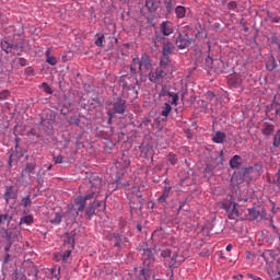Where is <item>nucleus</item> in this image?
I'll return each instance as SVG.
<instances>
[{
    "mask_svg": "<svg viewBox=\"0 0 280 280\" xmlns=\"http://www.w3.org/2000/svg\"><path fill=\"white\" fill-rule=\"evenodd\" d=\"M167 161L171 163V165H176L178 163V159L175 154H170Z\"/></svg>",
    "mask_w": 280,
    "mask_h": 280,
    "instance_id": "7c9ffc66",
    "label": "nucleus"
},
{
    "mask_svg": "<svg viewBox=\"0 0 280 280\" xmlns=\"http://www.w3.org/2000/svg\"><path fill=\"white\" fill-rule=\"evenodd\" d=\"M70 124H72L73 126H80V118L78 117H72L70 119Z\"/></svg>",
    "mask_w": 280,
    "mask_h": 280,
    "instance_id": "e433bc0d",
    "label": "nucleus"
},
{
    "mask_svg": "<svg viewBox=\"0 0 280 280\" xmlns=\"http://www.w3.org/2000/svg\"><path fill=\"white\" fill-rule=\"evenodd\" d=\"M32 205V199H30V196H26L22 199L21 206L22 207H30Z\"/></svg>",
    "mask_w": 280,
    "mask_h": 280,
    "instance_id": "c756f323",
    "label": "nucleus"
},
{
    "mask_svg": "<svg viewBox=\"0 0 280 280\" xmlns=\"http://www.w3.org/2000/svg\"><path fill=\"white\" fill-rule=\"evenodd\" d=\"M230 165L233 170H237V167L242 165V158L240 155H234L230 161Z\"/></svg>",
    "mask_w": 280,
    "mask_h": 280,
    "instance_id": "ddd939ff",
    "label": "nucleus"
},
{
    "mask_svg": "<svg viewBox=\"0 0 280 280\" xmlns=\"http://www.w3.org/2000/svg\"><path fill=\"white\" fill-rule=\"evenodd\" d=\"M160 67L164 69H170L172 71V61H170L168 56H164L160 62Z\"/></svg>",
    "mask_w": 280,
    "mask_h": 280,
    "instance_id": "4468645a",
    "label": "nucleus"
},
{
    "mask_svg": "<svg viewBox=\"0 0 280 280\" xmlns=\"http://www.w3.org/2000/svg\"><path fill=\"white\" fill-rule=\"evenodd\" d=\"M51 51L49 49L46 50V62H48V65H51V67H55V65H57L58 60H56V57L54 56H49Z\"/></svg>",
    "mask_w": 280,
    "mask_h": 280,
    "instance_id": "412c9836",
    "label": "nucleus"
},
{
    "mask_svg": "<svg viewBox=\"0 0 280 280\" xmlns=\"http://www.w3.org/2000/svg\"><path fill=\"white\" fill-rule=\"evenodd\" d=\"M280 145V129L276 132L273 137V147L279 148Z\"/></svg>",
    "mask_w": 280,
    "mask_h": 280,
    "instance_id": "bb28decb",
    "label": "nucleus"
},
{
    "mask_svg": "<svg viewBox=\"0 0 280 280\" xmlns=\"http://www.w3.org/2000/svg\"><path fill=\"white\" fill-rule=\"evenodd\" d=\"M7 237H8L9 242H12V241H13L12 233H8V234H7Z\"/></svg>",
    "mask_w": 280,
    "mask_h": 280,
    "instance_id": "09e8293b",
    "label": "nucleus"
},
{
    "mask_svg": "<svg viewBox=\"0 0 280 280\" xmlns=\"http://www.w3.org/2000/svg\"><path fill=\"white\" fill-rule=\"evenodd\" d=\"M242 174H234L231 179L232 185H240V183H243Z\"/></svg>",
    "mask_w": 280,
    "mask_h": 280,
    "instance_id": "5701e85b",
    "label": "nucleus"
},
{
    "mask_svg": "<svg viewBox=\"0 0 280 280\" xmlns=\"http://www.w3.org/2000/svg\"><path fill=\"white\" fill-rule=\"evenodd\" d=\"M221 209H224V211H237V206L233 201H224L221 203Z\"/></svg>",
    "mask_w": 280,
    "mask_h": 280,
    "instance_id": "9b49d317",
    "label": "nucleus"
},
{
    "mask_svg": "<svg viewBox=\"0 0 280 280\" xmlns=\"http://www.w3.org/2000/svg\"><path fill=\"white\" fill-rule=\"evenodd\" d=\"M51 224H60V222H62V214H60V212H57L55 214L54 219H50Z\"/></svg>",
    "mask_w": 280,
    "mask_h": 280,
    "instance_id": "393cba45",
    "label": "nucleus"
},
{
    "mask_svg": "<svg viewBox=\"0 0 280 280\" xmlns=\"http://www.w3.org/2000/svg\"><path fill=\"white\" fill-rule=\"evenodd\" d=\"M126 112V101L119 100L118 102L114 103V110H109V119H113L114 115L118 113L119 115H124Z\"/></svg>",
    "mask_w": 280,
    "mask_h": 280,
    "instance_id": "39448f33",
    "label": "nucleus"
},
{
    "mask_svg": "<svg viewBox=\"0 0 280 280\" xmlns=\"http://www.w3.org/2000/svg\"><path fill=\"white\" fill-rule=\"evenodd\" d=\"M241 213L240 211H230L228 218L229 220H244V218L240 217Z\"/></svg>",
    "mask_w": 280,
    "mask_h": 280,
    "instance_id": "4be33fe9",
    "label": "nucleus"
},
{
    "mask_svg": "<svg viewBox=\"0 0 280 280\" xmlns=\"http://www.w3.org/2000/svg\"><path fill=\"white\" fill-rule=\"evenodd\" d=\"M271 21H272L273 23H279V19H278V18H271Z\"/></svg>",
    "mask_w": 280,
    "mask_h": 280,
    "instance_id": "864d4df0",
    "label": "nucleus"
},
{
    "mask_svg": "<svg viewBox=\"0 0 280 280\" xmlns=\"http://www.w3.org/2000/svg\"><path fill=\"white\" fill-rule=\"evenodd\" d=\"M10 220H12V215L9 212L0 214V224L8 226L10 224Z\"/></svg>",
    "mask_w": 280,
    "mask_h": 280,
    "instance_id": "2eb2a0df",
    "label": "nucleus"
},
{
    "mask_svg": "<svg viewBox=\"0 0 280 280\" xmlns=\"http://www.w3.org/2000/svg\"><path fill=\"white\" fill-rule=\"evenodd\" d=\"M174 51V45L172 43L165 44L162 50L163 56H170Z\"/></svg>",
    "mask_w": 280,
    "mask_h": 280,
    "instance_id": "aec40b11",
    "label": "nucleus"
},
{
    "mask_svg": "<svg viewBox=\"0 0 280 280\" xmlns=\"http://www.w3.org/2000/svg\"><path fill=\"white\" fill-rule=\"evenodd\" d=\"M162 196H163L164 198H167V196H170V188H167V187L164 188Z\"/></svg>",
    "mask_w": 280,
    "mask_h": 280,
    "instance_id": "ea45409f",
    "label": "nucleus"
},
{
    "mask_svg": "<svg viewBox=\"0 0 280 280\" xmlns=\"http://www.w3.org/2000/svg\"><path fill=\"white\" fill-rule=\"evenodd\" d=\"M224 139H226V135H224L222 131H217L212 137L214 143H224Z\"/></svg>",
    "mask_w": 280,
    "mask_h": 280,
    "instance_id": "f8f14e48",
    "label": "nucleus"
},
{
    "mask_svg": "<svg viewBox=\"0 0 280 280\" xmlns=\"http://www.w3.org/2000/svg\"><path fill=\"white\" fill-rule=\"evenodd\" d=\"M130 165V160L126 158L124 167H128Z\"/></svg>",
    "mask_w": 280,
    "mask_h": 280,
    "instance_id": "49530a36",
    "label": "nucleus"
},
{
    "mask_svg": "<svg viewBox=\"0 0 280 280\" xmlns=\"http://www.w3.org/2000/svg\"><path fill=\"white\" fill-rule=\"evenodd\" d=\"M228 8H229L230 10H237V2H235V1L229 2V3H228Z\"/></svg>",
    "mask_w": 280,
    "mask_h": 280,
    "instance_id": "c9c22d12",
    "label": "nucleus"
},
{
    "mask_svg": "<svg viewBox=\"0 0 280 280\" xmlns=\"http://www.w3.org/2000/svg\"><path fill=\"white\" fill-rule=\"evenodd\" d=\"M161 255H162V257H164V258L172 257V250H170V249H164V250H162Z\"/></svg>",
    "mask_w": 280,
    "mask_h": 280,
    "instance_id": "f704fd0d",
    "label": "nucleus"
},
{
    "mask_svg": "<svg viewBox=\"0 0 280 280\" xmlns=\"http://www.w3.org/2000/svg\"><path fill=\"white\" fill-rule=\"evenodd\" d=\"M5 250H7V252L10 250V247H5Z\"/></svg>",
    "mask_w": 280,
    "mask_h": 280,
    "instance_id": "052dcab7",
    "label": "nucleus"
},
{
    "mask_svg": "<svg viewBox=\"0 0 280 280\" xmlns=\"http://www.w3.org/2000/svg\"><path fill=\"white\" fill-rule=\"evenodd\" d=\"M165 96L171 97L170 104H172V106H178V94L170 92L167 86H163L161 92L159 93V97Z\"/></svg>",
    "mask_w": 280,
    "mask_h": 280,
    "instance_id": "20e7f679",
    "label": "nucleus"
},
{
    "mask_svg": "<svg viewBox=\"0 0 280 280\" xmlns=\"http://www.w3.org/2000/svg\"><path fill=\"white\" fill-rule=\"evenodd\" d=\"M258 213H259L258 211H249L247 220H255Z\"/></svg>",
    "mask_w": 280,
    "mask_h": 280,
    "instance_id": "72a5a7b5",
    "label": "nucleus"
},
{
    "mask_svg": "<svg viewBox=\"0 0 280 280\" xmlns=\"http://www.w3.org/2000/svg\"><path fill=\"white\" fill-rule=\"evenodd\" d=\"M225 250L228 253H231L233 250V245L232 244H229L226 247H225Z\"/></svg>",
    "mask_w": 280,
    "mask_h": 280,
    "instance_id": "c03bdc74",
    "label": "nucleus"
},
{
    "mask_svg": "<svg viewBox=\"0 0 280 280\" xmlns=\"http://www.w3.org/2000/svg\"><path fill=\"white\" fill-rule=\"evenodd\" d=\"M93 213H95V212H89V215H93Z\"/></svg>",
    "mask_w": 280,
    "mask_h": 280,
    "instance_id": "bf43d9fd",
    "label": "nucleus"
},
{
    "mask_svg": "<svg viewBox=\"0 0 280 280\" xmlns=\"http://www.w3.org/2000/svg\"><path fill=\"white\" fill-rule=\"evenodd\" d=\"M42 88L45 91V93H47L48 95H51V88L49 86V84L43 83Z\"/></svg>",
    "mask_w": 280,
    "mask_h": 280,
    "instance_id": "473e14b6",
    "label": "nucleus"
},
{
    "mask_svg": "<svg viewBox=\"0 0 280 280\" xmlns=\"http://www.w3.org/2000/svg\"><path fill=\"white\" fill-rule=\"evenodd\" d=\"M8 97H10V91L3 90L0 92V100H8Z\"/></svg>",
    "mask_w": 280,
    "mask_h": 280,
    "instance_id": "2f4dec72",
    "label": "nucleus"
},
{
    "mask_svg": "<svg viewBox=\"0 0 280 280\" xmlns=\"http://www.w3.org/2000/svg\"><path fill=\"white\" fill-rule=\"evenodd\" d=\"M130 207H131V210H132V211H137L138 209H141V207H139V206H138V207H135L132 203H130Z\"/></svg>",
    "mask_w": 280,
    "mask_h": 280,
    "instance_id": "de8ad7c7",
    "label": "nucleus"
},
{
    "mask_svg": "<svg viewBox=\"0 0 280 280\" xmlns=\"http://www.w3.org/2000/svg\"><path fill=\"white\" fill-rule=\"evenodd\" d=\"M91 190L85 196H79L74 205L70 206V211H84L86 202H90L89 211H106V203L97 200L100 189H102V179L100 177L90 180Z\"/></svg>",
    "mask_w": 280,
    "mask_h": 280,
    "instance_id": "f257e3e1",
    "label": "nucleus"
},
{
    "mask_svg": "<svg viewBox=\"0 0 280 280\" xmlns=\"http://www.w3.org/2000/svg\"><path fill=\"white\" fill-rule=\"evenodd\" d=\"M208 97H210L211 102H213L215 94H213V92H208Z\"/></svg>",
    "mask_w": 280,
    "mask_h": 280,
    "instance_id": "a18cd8bd",
    "label": "nucleus"
},
{
    "mask_svg": "<svg viewBox=\"0 0 280 280\" xmlns=\"http://www.w3.org/2000/svg\"><path fill=\"white\" fill-rule=\"evenodd\" d=\"M172 113V104L165 103L164 106L162 107V117H170V114Z\"/></svg>",
    "mask_w": 280,
    "mask_h": 280,
    "instance_id": "6ab92c4d",
    "label": "nucleus"
},
{
    "mask_svg": "<svg viewBox=\"0 0 280 280\" xmlns=\"http://www.w3.org/2000/svg\"><path fill=\"white\" fill-rule=\"evenodd\" d=\"M96 36L95 45L96 47H102V45H104V35L97 34Z\"/></svg>",
    "mask_w": 280,
    "mask_h": 280,
    "instance_id": "c85d7f7f",
    "label": "nucleus"
},
{
    "mask_svg": "<svg viewBox=\"0 0 280 280\" xmlns=\"http://www.w3.org/2000/svg\"><path fill=\"white\" fill-rule=\"evenodd\" d=\"M15 198H16V190H14V187L8 186L4 192L5 202H10V200H15Z\"/></svg>",
    "mask_w": 280,
    "mask_h": 280,
    "instance_id": "9d476101",
    "label": "nucleus"
},
{
    "mask_svg": "<svg viewBox=\"0 0 280 280\" xmlns=\"http://www.w3.org/2000/svg\"><path fill=\"white\" fill-rule=\"evenodd\" d=\"M74 244H75V238H73L72 236L68 237V240L65 242V246H67L68 249L62 255V261H67V259L71 257V250L74 247Z\"/></svg>",
    "mask_w": 280,
    "mask_h": 280,
    "instance_id": "423d86ee",
    "label": "nucleus"
},
{
    "mask_svg": "<svg viewBox=\"0 0 280 280\" xmlns=\"http://www.w3.org/2000/svg\"><path fill=\"white\" fill-rule=\"evenodd\" d=\"M145 7L150 12H154L156 8H159V2H156V0H147Z\"/></svg>",
    "mask_w": 280,
    "mask_h": 280,
    "instance_id": "a211bd4d",
    "label": "nucleus"
},
{
    "mask_svg": "<svg viewBox=\"0 0 280 280\" xmlns=\"http://www.w3.org/2000/svg\"><path fill=\"white\" fill-rule=\"evenodd\" d=\"M161 32L164 36H172L174 34V24L170 21L162 22Z\"/></svg>",
    "mask_w": 280,
    "mask_h": 280,
    "instance_id": "6e6552de",
    "label": "nucleus"
},
{
    "mask_svg": "<svg viewBox=\"0 0 280 280\" xmlns=\"http://www.w3.org/2000/svg\"><path fill=\"white\" fill-rule=\"evenodd\" d=\"M55 163H56V164L62 163V158H61V155H58V156L55 158Z\"/></svg>",
    "mask_w": 280,
    "mask_h": 280,
    "instance_id": "37998d69",
    "label": "nucleus"
},
{
    "mask_svg": "<svg viewBox=\"0 0 280 280\" xmlns=\"http://www.w3.org/2000/svg\"><path fill=\"white\" fill-rule=\"evenodd\" d=\"M137 229H138V231H141V225L138 224V225H137Z\"/></svg>",
    "mask_w": 280,
    "mask_h": 280,
    "instance_id": "4d7b16f0",
    "label": "nucleus"
},
{
    "mask_svg": "<svg viewBox=\"0 0 280 280\" xmlns=\"http://www.w3.org/2000/svg\"><path fill=\"white\" fill-rule=\"evenodd\" d=\"M33 170H36V166L35 165H27L26 167H25V172L27 173V174H32V172H33Z\"/></svg>",
    "mask_w": 280,
    "mask_h": 280,
    "instance_id": "4c0bfd02",
    "label": "nucleus"
},
{
    "mask_svg": "<svg viewBox=\"0 0 280 280\" xmlns=\"http://www.w3.org/2000/svg\"><path fill=\"white\" fill-rule=\"evenodd\" d=\"M16 279L18 280H26L27 277H25V275H23V273H16Z\"/></svg>",
    "mask_w": 280,
    "mask_h": 280,
    "instance_id": "a19ab883",
    "label": "nucleus"
},
{
    "mask_svg": "<svg viewBox=\"0 0 280 280\" xmlns=\"http://www.w3.org/2000/svg\"><path fill=\"white\" fill-rule=\"evenodd\" d=\"M119 165H121V163L117 162V163H116V167H119Z\"/></svg>",
    "mask_w": 280,
    "mask_h": 280,
    "instance_id": "13d9d810",
    "label": "nucleus"
},
{
    "mask_svg": "<svg viewBox=\"0 0 280 280\" xmlns=\"http://www.w3.org/2000/svg\"><path fill=\"white\" fill-rule=\"evenodd\" d=\"M139 196H141V195L138 194V195H137V198H139Z\"/></svg>",
    "mask_w": 280,
    "mask_h": 280,
    "instance_id": "680f3d73",
    "label": "nucleus"
},
{
    "mask_svg": "<svg viewBox=\"0 0 280 280\" xmlns=\"http://www.w3.org/2000/svg\"><path fill=\"white\" fill-rule=\"evenodd\" d=\"M165 198H166V197H164V196L162 195L158 200H159V202H165Z\"/></svg>",
    "mask_w": 280,
    "mask_h": 280,
    "instance_id": "8fccbe9b",
    "label": "nucleus"
},
{
    "mask_svg": "<svg viewBox=\"0 0 280 280\" xmlns=\"http://www.w3.org/2000/svg\"><path fill=\"white\" fill-rule=\"evenodd\" d=\"M10 261V256L9 254H7V256L4 257V262L8 264Z\"/></svg>",
    "mask_w": 280,
    "mask_h": 280,
    "instance_id": "3c124183",
    "label": "nucleus"
},
{
    "mask_svg": "<svg viewBox=\"0 0 280 280\" xmlns=\"http://www.w3.org/2000/svg\"><path fill=\"white\" fill-rule=\"evenodd\" d=\"M267 115H272L276 119H280V103L273 102L267 106Z\"/></svg>",
    "mask_w": 280,
    "mask_h": 280,
    "instance_id": "0eeeda50",
    "label": "nucleus"
},
{
    "mask_svg": "<svg viewBox=\"0 0 280 280\" xmlns=\"http://www.w3.org/2000/svg\"><path fill=\"white\" fill-rule=\"evenodd\" d=\"M172 71L170 69H164V68H158L155 71L150 72L149 74V80L150 82H159V80H162V78H165L167 73H171Z\"/></svg>",
    "mask_w": 280,
    "mask_h": 280,
    "instance_id": "7ed1b4c3",
    "label": "nucleus"
},
{
    "mask_svg": "<svg viewBox=\"0 0 280 280\" xmlns=\"http://www.w3.org/2000/svg\"><path fill=\"white\" fill-rule=\"evenodd\" d=\"M248 211H253V209H248Z\"/></svg>",
    "mask_w": 280,
    "mask_h": 280,
    "instance_id": "e2e57ef3",
    "label": "nucleus"
},
{
    "mask_svg": "<svg viewBox=\"0 0 280 280\" xmlns=\"http://www.w3.org/2000/svg\"><path fill=\"white\" fill-rule=\"evenodd\" d=\"M272 132H275V126L270 124H265L262 128V135H265V137H270Z\"/></svg>",
    "mask_w": 280,
    "mask_h": 280,
    "instance_id": "f3484780",
    "label": "nucleus"
},
{
    "mask_svg": "<svg viewBox=\"0 0 280 280\" xmlns=\"http://www.w3.org/2000/svg\"><path fill=\"white\" fill-rule=\"evenodd\" d=\"M175 45L179 49H185V48L189 47V37L187 35L183 36V34H179L175 42Z\"/></svg>",
    "mask_w": 280,
    "mask_h": 280,
    "instance_id": "1a4fd4ad",
    "label": "nucleus"
},
{
    "mask_svg": "<svg viewBox=\"0 0 280 280\" xmlns=\"http://www.w3.org/2000/svg\"><path fill=\"white\" fill-rule=\"evenodd\" d=\"M115 246H116L117 248H121V244H119V242H117V243L115 244Z\"/></svg>",
    "mask_w": 280,
    "mask_h": 280,
    "instance_id": "5fc2aeb1",
    "label": "nucleus"
},
{
    "mask_svg": "<svg viewBox=\"0 0 280 280\" xmlns=\"http://www.w3.org/2000/svg\"><path fill=\"white\" fill-rule=\"evenodd\" d=\"M234 280H242V276L234 277Z\"/></svg>",
    "mask_w": 280,
    "mask_h": 280,
    "instance_id": "6e6d98bb",
    "label": "nucleus"
},
{
    "mask_svg": "<svg viewBox=\"0 0 280 280\" xmlns=\"http://www.w3.org/2000/svg\"><path fill=\"white\" fill-rule=\"evenodd\" d=\"M175 14L177 19H185V14H187V9L183 5L176 7Z\"/></svg>",
    "mask_w": 280,
    "mask_h": 280,
    "instance_id": "dca6fc26",
    "label": "nucleus"
},
{
    "mask_svg": "<svg viewBox=\"0 0 280 280\" xmlns=\"http://www.w3.org/2000/svg\"><path fill=\"white\" fill-rule=\"evenodd\" d=\"M20 65H21L22 67H25V65H26L25 60L20 59Z\"/></svg>",
    "mask_w": 280,
    "mask_h": 280,
    "instance_id": "603ef678",
    "label": "nucleus"
},
{
    "mask_svg": "<svg viewBox=\"0 0 280 280\" xmlns=\"http://www.w3.org/2000/svg\"><path fill=\"white\" fill-rule=\"evenodd\" d=\"M268 255H270V252H269V250L265 252V253L261 255V257H262V259H265V261H268Z\"/></svg>",
    "mask_w": 280,
    "mask_h": 280,
    "instance_id": "79ce46f5",
    "label": "nucleus"
},
{
    "mask_svg": "<svg viewBox=\"0 0 280 280\" xmlns=\"http://www.w3.org/2000/svg\"><path fill=\"white\" fill-rule=\"evenodd\" d=\"M151 67L150 56L142 55L141 60H139V58H133L130 67L131 77L122 75L120 78L122 89H128L131 84H137V73H139V71H148Z\"/></svg>",
    "mask_w": 280,
    "mask_h": 280,
    "instance_id": "f03ea898",
    "label": "nucleus"
},
{
    "mask_svg": "<svg viewBox=\"0 0 280 280\" xmlns=\"http://www.w3.org/2000/svg\"><path fill=\"white\" fill-rule=\"evenodd\" d=\"M268 275L272 280H280V271L268 270Z\"/></svg>",
    "mask_w": 280,
    "mask_h": 280,
    "instance_id": "a878e982",
    "label": "nucleus"
},
{
    "mask_svg": "<svg viewBox=\"0 0 280 280\" xmlns=\"http://www.w3.org/2000/svg\"><path fill=\"white\" fill-rule=\"evenodd\" d=\"M34 222V217L32 215H25L21 218L20 225L22 224H32Z\"/></svg>",
    "mask_w": 280,
    "mask_h": 280,
    "instance_id": "b1692460",
    "label": "nucleus"
},
{
    "mask_svg": "<svg viewBox=\"0 0 280 280\" xmlns=\"http://www.w3.org/2000/svg\"><path fill=\"white\" fill-rule=\"evenodd\" d=\"M178 255L173 254L172 255V259H171V266H176V259H177Z\"/></svg>",
    "mask_w": 280,
    "mask_h": 280,
    "instance_id": "58836bf2",
    "label": "nucleus"
},
{
    "mask_svg": "<svg viewBox=\"0 0 280 280\" xmlns=\"http://www.w3.org/2000/svg\"><path fill=\"white\" fill-rule=\"evenodd\" d=\"M266 67L268 71H272L273 69H277V62L273 59H271L267 62Z\"/></svg>",
    "mask_w": 280,
    "mask_h": 280,
    "instance_id": "cd10ccee",
    "label": "nucleus"
}]
</instances>
